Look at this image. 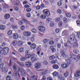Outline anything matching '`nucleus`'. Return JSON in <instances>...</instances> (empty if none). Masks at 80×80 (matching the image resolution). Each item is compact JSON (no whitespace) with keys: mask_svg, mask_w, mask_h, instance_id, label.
Returning <instances> with one entry per match:
<instances>
[{"mask_svg":"<svg viewBox=\"0 0 80 80\" xmlns=\"http://www.w3.org/2000/svg\"><path fill=\"white\" fill-rule=\"evenodd\" d=\"M77 42V39L75 38V35L72 34L71 35L68 39L67 42L68 44H74Z\"/></svg>","mask_w":80,"mask_h":80,"instance_id":"nucleus-1","label":"nucleus"},{"mask_svg":"<svg viewBox=\"0 0 80 80\" xmlns=\"http://www.w3.org/2000/svg\"><path fill=\"white\" fill-rule=\"evenodd\" d=\"M27 80H33L32 78L34 80H37V78L36 77V76H30V75H28V77H27Z\"/></svg>","mask_w":80,"mask_h":80,"instance_id":"nucleus-2","label":"nucleus"},{"mask_svg":"<svg viewBox=\"0 0 80 80\" xmlns=\"http://www.w3.org/2000/svg\"><path fill=\"white\" fill-rule=\"evenodd\" d=\"M47 10H48V9H46L44 10L43 11V13L44 14H45L47 17H49L50 15V14L48 11Z\"/></svg>","mask_w":80,"mask_h":80,"instance_id":"nucleus-3","label":"nucleus"},{"mask_svg":"<svg viewBox=\"0 0 80 80\" xmlns=\"http://www.w3.org/2000/svg\"><path fill=\"white\" fill-rule=\"evenodd\" d=\"M9 49L7 47H4V50L3 52V53L4 55H7L8 53V52Z\"/></svg>","mask_w":80,"mask_h":80,"instance_id":"nucleus-4","label":"nucleus"},{"mask_svg":"<svg viewBox=\"0 0 80 80\" xmlns=\"http://www.w3.org/2000/svg\"><path fill=\"white\" fill-rule=\"evenodd\" d=\"M34 67L36 69H39L41 67V63L40 62L37 63L35 64Z\"/></svg>","mask_w":80,"mask_h":80,"instance_id":"nucleus-5","label":"nucleus"},{"mask_svg":"<svg viewBox=\"0 0 80 80\" xmlns=\"http://www.w3.org/2000/svg\"><path fill=\"white\" fill-rule=\"evenodd\" d=\"M23 34L24 36L26 37H28V36H31V32L28 31H24L23 32Z\"/></svg>","mask_w":80,"mask_h":80,"instance_id":"nucleus-6","label":"nucleus"},{"mask_svg":"<svg viewBox=\"0 0 80 80\" xmlns=\"http://www.w3.org/2000/svg\"><path fill=\"white\" fill-rule=\"evenodd\" d=\"M38 28L39 31L42 32H45V28L43 26H39L38 27Z\"/></svg>","mask_w":80,"mask_h":80,"instance_id":"nucleus-7","label":"nucleus"},{"mask_svg":"<svg viewBox=\"0 0 80 80\" xmlns=\"http://www.w3.org/2000/svg\"><path fill=\"white\" fill-rule=\"evenodd\" d=\"M73 57L74 59V60H75L76 62H78V58L80 59V55H79L78 56L74 55L73 56Z\"/></svg>","mask_w":80,"mask_h":80,"instance_id":"nucleus-8","label":"nucleus"},{"mask_svg":"<svg viewBox=\"0 0 80 80\" xmlns=\"http://www.w3.org/2000/svg\"><path fill=\"white\" fill-rule=\"evenodd\" d=\"M55 55H56L55 56H54V55L50 56L49 57V59L50 60H54V59L55 58V57H57V58L58 57V55L57 54H55Z\"/></svg>","mask_w":80,"mask_h":80,"instance_id":"nucleus-9","label":"nucleus"},{"mask_svg":"<svg viewBox=\"0 0 80 80\" xmlns=\"http://www.w3.org/2000/svg\"><path fill=\"white\" fill-rule=\"evenodd\" d=\"M76 77H79L80 76V71H78L75 74Z\"/></svg>","mask_w":80,"mask_h":80,"instance_id":"nucleus-10","label":"nucleus"},{"mask_svg":"<svg viewBox=\"0 0 80 80\" xmlns=\"http://www.w3.org/2000/svg\"><path fill=\"white\" fill-rule=\"evenodd\" d=\"M18 37V35L17 33H15L13 35V39H17Z\"/></svg>","mask_w":80,"mask_h":80,"instance_id":"nucleus-11","label":"nucleus"},{"mask_svg":"<svg viewBox=\"0 0 80 80\" xmlns=\"http://www.w3.org/2000/svg\"><path fill=\"white\" fill-rule=\"evenodd\" d=\"M25 65L27 67H31L32 66V63L30 62H26Z\"/></svg>","mask_w":80,"mask_h":80,"instance_id":"nucleus-12","label":"nucleus"},{"mask_svg":"<svg viewBox=\"0 0 80 80\" xmlns=\"http://www.w3.org/2000/svg\"><path fill=\"white\" fill-rule=\"evenodd\" d=\"M52 68L54 69H58L59 66L57 64H54L52 66Z\"/></svg>","mask_w":80,"mask_h":80,"instance_id":"nucleus-13","label":"nucleus"},{"mask_svg":"<svg viewBox=\"0 0 80 80\" xmlns=\"http://www.w3.org/2000/svg\"><path fill=\"white\" fill-rule=\"evenodd\" d=\"M61 67L63 68H65L68 67V65L67 64H63L61 65Z\"/></svg>","mask_w":80,"mask_h":80,"instance_id":"nucleus-14","label":"nucleus"},{"mask_svg":"<svg viewBox=\"0 0 80 80\" xmlns=\"http://www.w3.org/2000/svg\"><path fill=\"white\" fill-rule=\"evenodd\" d=\"M18 45L19 47H22L23 45V42L21 41H19L18 42Z\"/></svg>","mask_w":80,"mask_h":80,"instance_id":"nucleus-15","label":"nucleus"},{"mask_svg":"<svg viewBox=\"0 0 80 80\" xmlns=\"http://www.w3.org/2000/svg\"><path fill=\"white\" fill-rule=\"evenodd\" d=\"M36 47L37 46H36V44L35 43H33L31 46V48L32 49H35V48H36Z\"/></svg>","mask_w":80,"mask_h":80,"instance_id":"nucleus-16","label":"nucleus"},{"mask_svg":"<svg viewBox=\"0 0 80 80\" xmlns=\"http://www.w3.org/2000/svg\"><path fill=\"white\" fill-rule=\"evenodd\" d=\"M10 14H6L4 16V18L5 19H8V18H10Z\"/></svg>","mask_w":80,"mask_h":80,"instance_id":"nucleus-17","label":"nucleus"},{"mask_svg":"<svg viewBox=\"0 0 80 80\" xmlns=\"http://www.w3.org/2000/svg\"><path fill=\"white\" fill-rule=\"evenodd\" d=\"M50 48L51 50H52V51L53 52H55L56 51V49L54 48V47L53 46H51L50 47Z\"/></svg>","mask_w":80,"mask_h":80,"instance_id":"nucleus-18","label":"nucleus"},{"mask_svg":"<svg viewBox=\"0 0 80 80\" xmlns=\"http://www.w3.org/2000/svg\"><path fill=\"white\" fill-rule=\"evenodd\" d=\"M12 44L13 46H16L17 44V41L16 40L13 41L12 42Z\"/></svg>","mask_w":80,"mask_h":80,"instance_id":"nucleus-19","label":"nucleus"},{"mask_svg":"<svg viewBox=\"0 0 80 80\" xmlns=\"http://www.w3.org/2000/svg\"><path fill=\"white\" fill-rule=\"evenodd\" d=\"M31 55L30 54H26L25 56V58H26V59L28 58H30L31 57Z\"/></svg>","mask_w":80,"mask_h":80,"instance_id":"nucleus-20","label":"nucleus"},{"mask_svg":"<svg viewBox=\"0 0 80 80\" xmlns=\"http://www.w3.org/2000/svg\"><path fill=\"white\" fill-rule=\"evenodd\" d=\"M66 61L67 62L68 65H70V64H71L72 61L70 59H68L67 60H66Z\"/></svg>","mask_w":80,"mask_h":80,"instance_id":"nucleus-21","label":"nucleus"},{"mask_svg":"<svg viewBox=\"0 0 80 80\" xmlns=\"http://www.w3.org/2000/svg\"><path fill=\"white\" fill-rule=\"evenodd\" d=\"M23 50H24V48H21L18 50V52L19 53H22V52H23Z\"/></svg>","mask_w":80,"mask_h":80,"instance_id":"nucleus-22","label":"nucleus"},{"mask_svg":"<svg viewBox=\"0 0 80 80\" xmlns=\"http://www.w3.org/2000/svg\"><path fill=\"white\" fill-rule=\"evenodd\" d=\"M17 63H18V65L20 66H21L22 67H23V66H24V64H23V63L22 62H20L19 61H17Z\"/></svg>","mask_w":80,"mask_h":80,"instance_id":"nucleus-23","label":"nucleus"},{"mask_svg":"<svg viewBox=\"0 0 80 80\" xmlns=\"http://www.w3.org/2000/svg\"><path fill=\"white\" fill-rule=\"evenodd\" d=\"M73 52L74 53L78 54V52H79V51L77 49H75L73 50Z\"/></svg>","mask_w":80,"mask_h":80,"instance_id":"nucleus-24","label":"nucleus"},{"mask_svg":"<svg viewBox=\"0 0 80 80\" xmlns=\"http://www.w3.org/2000/svg\"><path fill=\"white\" fill-rule=\"evenodd\" d=\"M74 44L73 46L74 48H76V47H78V43L77 42L74 43Z\"/></svg>","mask_w":80,"mask_h":80,"instance_id":"nucleus-25","label":"nucleus"},{"mask_svg":"<svg viewBox=\"0 0 80 80\" xmlns=\"http://www.w3.org/2000/svg\"><path fill=\"white\" fill-rule=\"evenodd\" d=\"M31 60L33 62H35L37 60V58L35 57H33L31 58Z\"/></svg>","mask_w":80,"mask_h":80,"instance_id":"nucleus-26","label":"nucleus"},{"mask_svg":"<svg viewBox=\"0 0 80 80\" xmlns=\"http://www.w3.org/2000/svg\"><path fill=\"white\" fill-rule=\"evenodd\" d=\"M5 27L4 25H1L0 26V29L1 30H5Z\"/></svg>","mask_w":80,"mask_h":80,"instance_id":"nucleus-27","label":"nucleus"},{"mask_svg":"<svg viewBox=\"0 0 80 80\" xmlns=\"http://www.w3.org/2000/svg\"><path fill=\"white\" fill-rule=\"evenodd\" d=\"M58 78L60 80H65V78L63 77H62L61 75L59 76Z\"/></svg>","mask_w":80,"mask_h":80,"instance_id":"nucleus-28","label":"nucleus"},{"mask_svg":"<svg viewBox=\"0 0 80 80\" xmlns=\"http://www.w3.org/2000/svg\"><path fill=\"white\" fill-rule=\"evenodd\" d=\"M64 75L65 77H68V71L65 72L64 74Z\"/></svg>","mask_w":80,"mask_h":80,"instance_id":"nucleus-29","label":"nucleus"},{"mask_svg":"<svg viewBox=\"0 0 80 80\" xmlns=\"http://www.w3.org/2000/svg\"><path fill=\"white\" fill-rule=\"evenodd\" d=\"M40 18L41 19H45L46 18V16L44 15H42L41 16Z\"/></svg>","mask_w":80,"mask_h":80,"instance_id":"nucleus-30","label":"nucleus"},{"mask_svg":"<svg viewBox=\"0 0 80 80\" xmlns=\"http://www.w3.org/2000/svg\"><path fill=\"white\" fill-rule=\"evenodd\" d=\"M11 27L14 29H17V28H18V26H15L14 25H12Z\"/></svg>","mask_w":80,"mask_h":80,"instance_id":"nucleus-31","label":"nucleus"},{"mask_svg":"<svg viewBox=\"0 0 80 80\" xmlns=\"http://www.w3.org/2000/svg\"><path fill=\"white\" fill-rule=\"evenodd\" d=\"M22 20L23 21H24V22H25V23L27 24H29V23H30V22H29V21L25 19H23Z\"/></svg>","mask_w":80,"mask_h":80,"instance_id":"nucleus-32","label":"nucleus"},{"mask_svg":"<svg viewBox=\"0 0 80 80\" xmlns=\"http://www.w3.org/2000/svg\"><path fill=\"white\" fill-rule=\"evenodd\" d=\"M66 16L67 17H69V18H70V17H71V14L69 13H67L66 14Z\"/></svg>","mask_w":80,"mask_h":80,"instance_id":"nucleus-33","label":"nucleus"},{"mask_svg":"<svg viewBox=\"0 0 80 80\" xmlns=\"http://www.w3.org/2000/svg\"><path fill=\"white\" fill-rule=\"evenodd\" d=\"M23 22L22 20H20L18 22V24L20 25H22L23 24Z\"/></svg>","mask_w":80,"mask_h":80,"instance_id":"nucleus-34","label":"nucleus"},{"mask_svg":"<svg viewBox=\"0 0 80 80\" xmlns=\"http://www.w3.org/2000/svg\"><path fill=\"white\" fill-rule=\"evenodd\" d=\"M61 55L62 57H63L64 58H65L66 57V55H65L64 52H62Z\"/></svg>","mask_w":80,"mask_h":80,"instance_id":"nucleus-35","label":"nucleus"},{"mask_svg":"<svg viewBox=\"0 0 80 80\" xmlns=\"http://www.w3.org/2000/svg\"><path fill=\"white\" fill-rule=\"evenodd\" d=\"M53 75L54 76V77H56L58 75V73L56 72H53Z\"/></svg>","mask_w":80,"mask_h":80,"instance_id":"nucleus-36","label":"nucleus"},{"mask_svg":"<svg viewBox=\"0 0 80 80\" xmlns=\"http://www.w3.org/2000/svg\"><path fill=\"white\" fill-rule=\"evenodd\" d=\"M20 60L21 61H25V60H26V58L25 57H22L20 58Z\"/></svg>","mask_w":80,"mask_h":80,"instance_id":"nucleus-37","label":"nucleus"},{"mask_svg":"<svg viewBox=\"0 0 80 80\" xmlns=\"http://www.w3.org/2000/svg\"><path fill=\"white\" fill-rule=\"evenodd\" d=\"M12 31L11 30H9L8 32V35H12Z\"/></svg>","mask_w":80,"mask_h":80,"instance_id":"nucleus-38","label":"nucleus"},{"mask_svg":"<svg viewBox=\"0 0 80 80\" xmlns=\"http://www.w3.org/2000/svg\"><path fill=\"white\" fill-rule=\"evenodd\" d=\"M60 21V18H56L55 19V22H59Z\"/></svg>","mask_w":80,"mask_h":80,"instance_id":"nucleus-39","label":"nucleus"},{"mask_svg":"<svg viewBox=\"0 0 80 80\" xmlns=\"http://www.w3.org/2000/svg\"><path fill=\"white\" fill-rule=\"evenodd\" d=\"M31 31L33 33H37V30H36L35 29H32L31 30Z\"/></svg>","mask_w":80,"mask_h":80,"instance_id":"nucleus-40","label":"nucleus"},{"mask_svg":"<svg viewBox=\"0 0 80 80\" xmlns=\"http://www.w3.org/2000/svg\"><path fill=\"white\" fill-rule=\"evenodd\" d=\"M21 73L22 74V75H23L24 76L26 75V73L25 72L23 71V70L21 71Z\"/></svg>","mask_w":80,"mask_h":80,"instance_id":"nucleus-41","label":"nucleus"},{"mask_svg":"<svg viewBox=\"0 0 80 80\" xmlns=\"http://www.w3.org/2000/svg\"><path fill=\"white\" fill-rule=\"evenodd\" d=\"M48 23H49L50 22H51V20H52V19H51V18H48L46 19Z\"/></svg>","mask_w":80,"mask_h":80,"instance_id":"nucleus-42","label":"nucleus"},{"mask_svg":"<svg viewBox=\"0 0 80 80\" xmlns=\"http://www.w3.org/2000/svg\"><path fill=\"white\" fill-rule=\"evenodd\" d=\"M6 80H11L12 79H10V76H7L6 78Z\"/></svg>","mask_w":80,"mask_h":80,"instance_id":"nucleus-43","label":"nucleus"},{"mask_svg":"<svg viewBox=\"0 0 80 80\" xmlns=\"http://www.w3.org/2000/svg\"><path fill=\"white\" fill-rule=\"evenodd\" d=\"M58 26L60 27L62 26V22H60L58 23Z\"/></svg>","mask_w":80,"mask_h":80,"instance_id":"nucleus-44","label":"nucleus"},{"mask_svg":"<svg viewBox=\"0 0 80 80\" xmlns=\"http://www.w3.org/2000/svg\"><path fill=\"white\" fill-rule=\"evenodd\" d=\"M57 47L58 48H60L61 47V44L60 43H58L57 45Z\"/></svg>","mask_w":80,"mask_h":80,"instance_id":"nucleus-45","label":"nucleus"},{"mask_svg":"<svg viewBox=\"0 0 80 80\" xmlns=\"http://www.w3.org/2000/svg\"><path fill=\"white\" fill-rule=\"evenodd\" d=\"M50 26L52 27H53L54 26V23L53 22H51L50 23Z\"/></svg>","mask_w":80,"mask_h":80,"instance_id":"nucleus-46","label":"nucleus"},{"mask_svg":"<svg viewBox=\"0 0 80 80\" xmlns=\"http://www.w3.org/2000/svg\"><path fill=\"white\" fill-rule=\"evenodd\" d=\"M63 21L64 23H67V18H63Z\"/></svg>","mask_w":80,"mask_h":80,"instance_id":"nucleus-47","label":"nucleus"},{"mask_svg":"<svg viewBox=\"0 0 80 80\" xmlns=\"http://www.w3.org/2000/svg\"><path fill=\"white\" fill-rule=\"evenodd\" d=\"M58 5L59 6H61V5H62V2L59 1L58 2Z\"/></svg>","mask_w":80,"mask_h":80,"instance_id":"nucleus-48","label":"nucleus"},{"mask_svg":"<svg viewBox=\"0 0 80 80\" xmlns=\"http://www.w3.org/2000/svg\"><path fill=\"white\" fill-rule=\"evenodd\" d=\"M49 43L50 45H53L54 43V41H51L49 42Z\"/></svg>","mask_w":80,"mask_h":80,"instance_id":"nucleus-49","label":"nucleus"},{"mask_svg":"<svg viewBox=\"0 0 80 80\" xmlns=\"http://www.w3.org/2000/svg\"><path fill=\"white\" fill-rule=\"evenodd\" d=\"M4 50V48H0V53H2V52Z\"/></svg>","mask_w":80,"mask_h":80,"instance_id":"nucleus-50","label":"nucleus"},{"mask_svg":"<svg viewBox=\"0 0 80 80\" xmlns=\"http://www.w3.org/2000/svg\"><path fill=\"white\" fill-rule=\"evenodd\" d=\"M42 74L43 75H45L47 74V71H44L42 72Z\"/></svg>","mask_w":80,"mask_h":80,"instance_id":"nucleus-51","label":"nucleus"},{"mask_svg":"<svg viewBox=\"0 0 80 80\" xmlns=\"http://www.w3.org/2000/svg\"><path fill=\"white\" fill-rule=\"evenodd\" d=\"M48 63V62L47 61H44L43 62V64H44V65H47Z\"/></svg>","mask_w":80,"mask_h":80,"instance_id":"nucleus-52","label":"nucleus"},{"mask_svg":"<svg viewBox=\"0 0 80 80\" xmlns=\"http://www.w3.org/2000/svg\"><path fill=\"white\" fill-rule=\"evenodd\" d=\"M26 10L28 12H31V9L30 8H28L26 9Z\"/></svg>","mask_w":80,"mask_h":80,"instance_id":"nucleus-53","label":"nucleus"},{"mask_svg":"<svg viewBox=\"0 0 80 80\" xmlns=\"http://www.w3.org/2000/svg\"><path fill=\"white\" fill-rule=\"evenodd\" d=\"M25 29V26H22L21 27V29L22 30H23Z\"/></svg>","mask_w":80,"mask_h":80,"instance_id":"nucleus-54","label":"nucleus"},{"mask_svg":"<svg viewBox=\"0 0 80 80\" xmlns=\"http://www.w3.org/2000/svg\"><path fill=\"white\" fill-rule=\"evenodd\" d=\"M48 42V40H47V39H44L43 40V42H44V43H47V42Z\"/></svg>","mask_w":80,"mask_h":80,"instance_id":"nucleus-55","label":"nucleus"},{"mask_svg":"<svg viewBox=\"0 0 80 80\" xmlns=\"http://www.w3.org/2000/svg\"><path fill=\"white\" fill-rule=\"evenodd\" d=\"M12 62H11V60H10L9 61V66L10 67H11L12 66Z\"/></svg>","mask_w":80,"mask_h":80,"instance_id":"nucleus-56","label":"nucleus"},{"mask_svg":"<svg viewBox=\"0 0 80 80\" xmlns=\"http://www.w3.org/2000/svg\"><path fill=\"white\" fill-rule=\"evenodd\" d=\"M31 40L32 42H34L35 41V38L33 37H32L31 38Z\"/></svg>","mask_w":80,"mask_h":80,"instance_id":"nucleus-57","label":"nucleus"},{"mask_svg":"<svg viewBox=\"0 0 80 80\" xmlns=\"http://www.w3.org/2000/svg\"><path fill=\"white\" fill-rule=\"evenodd\" d=\"M3 65H4L3 63H2L0 65V68H3Z\"/></svg>","mask_w":80,"mask_h":80,"instance_id":"nucleus-58","label":"nucleus"},{"mask_svg":"<svg viewBox=\"0 0 80 80\" xmlns=\"http://www.w3.org/2000/svg\"><path fill=\"white\" fill-rule=\"evenodd\" d=\"M57 12L58 13H62V11H61L60 9H58L57 11Z\"/></svg>","mask_w":80,"mask_h":80,"instance_id":"nucleus-59","label":"nucleus"},{"mask_svg":"<svg viewBox=\"0 0 80 80\" xmlns=\"http://www.w3.org/2000/svg\"><path fill=\"white\" fill-rule=\"evenodd\" d=\"M56 63V61L55 60L52 61L51 62V63H52V64H53V63Z\"/></svg>","mask_w":80,"mask_h":80,"instance_id":"nucleus-60","label":"nucleus"},{"mask_svg":"<svg viewBox=\"0 0 80 80\" xmlns=\"http://www.w3.org/2000/svg\"><path fill=\"white\" fill-rule=\"evenodd\" d=\"M47 80H53V79L51 77H49L47 78Z\"/></svg>","mask_w":80,"mask_h":80,"instance_id":"nucleus-61","label":"nucleus"},{"mask_svg":"<svg viewBox=\"0 0 80 80\" xmlns=\"http://www.w3.org/2000/svg\"><path fill=\"white\" fill-rule=\"evenodd\" d=\"M26 16L27 17H30V13H28L26 14Z\"/></svg>","mask_w":80,"mask_h":80,"instance_id":"nucleus-62","label":"nucleus"},{"mask_svg":"<svg viewBox=\"0 0 80 80\" xmlns=\"http://www.w3.org/2000/svg\"><path fill=\"white\" fill-rule=\"evenodd\" d=\"M36 9L38 10H40V6H38L37 7H36Z\"/></svg>","mask_w":80,"mask_h":80,"instance_id":"nucleus-63","label":"nucleus"},{"mask_svg":"<svg viewBox=\"0 0 80 80\" xmlns=\"http://www.w3.org/2000/svg\"><path fill=\"white\" fill-rule=\"evenodd\" d=\"M77 36L79 38H80V33H78L77 34Z\"/></svg>","mask_w":80,"mask_h":80,"instance_id":"nucleus-64","label":"nucleus"}]
</instances>
